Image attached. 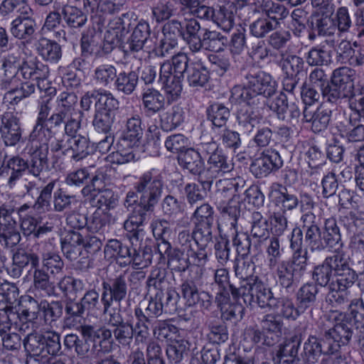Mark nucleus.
Returning a JSON list of instances; mask_svg holds the SVG:
<instances>
[{"mask_svg": "<svg viewBox=\"0 0 364 364\" xmlns=\"http://www.w3.org/2000/svg\"><path fill=\"white\" fill-rule=\"evenodd\" d=\"M165 185L164 174L156 168H151L142 173L134 184L139 195V201L155 206L160 200Z\"/></svg>", "mask_w": 364, "mask_h": 364, "instance_id": "0eeeda50", "label": "nucleus"}, {"mask_svg": "<svg viewBox=\"0 0 364 364\" xmlns=\"http://www.w3.org/2000/svg\"><path fill=\"white\" fill-rule=\"evenodd\" d=\"M312 278L321 287L328 285L330 300L341 301H343V292L354 284L357 274L343 255L336 254L314 268Z\"/></svg>", "mask_w": 364, "mask_h": 364, "instance_id": "f257e3e1", "label": "nucleus"}, {"mask_svg": "<svg viewBox=\"0 0 364 364\" xmlns=\"http://www.w3.org/2000/svg\"><path fill=\"white\" fill-rule=\"evenodd\" d=\"M332 110L324 106L318 107L313 113L309 112L306 107L303 111L304 120L311 123V129L314 133H321L325 131L330 122Z\"/></svg>", "mask_w": 364, "mask_h": 364, "instance_id": "f704fd0d", "label": "nucleus"}, {"mask_svg": "<svg viewBox=\"0 0 364 364\" xmlns=\"http://www.w3.org/2000/svg\"><path fill=\"white\" fill-rule=\"evenodd\" d=\"M207 119L215 128L225 126L230 116V111L224 104L214 102L206 109Z\"/></svg>", "mask_w": 364, "mask_h": 364, "instance_id": "603ef678", "label": "nucleus"}, {"mask_svg": "<svg viewBox=\"0 0 364 364\" xmlns=\"http://www.w3.org/2000/svg\"><path fill=\"white\" fill-rule=\"evenodd\" d=\"M200 184L196 183H188L184 187V192L188 203L190 205L196 204L202 201L207 196V191L211 188L212 183L205 178H198Z\"/></svg>", "mask_w": 364, "mask_h": 364, "instance_id": "c03bdc74", "label": "nucleus"}, {"mask_svg": "<svg viewBox=\"0 0 364 364\" xmlns=\"http://www.w3.org/2000/svg\"><path fill=\"white\" fill-rule=\"evenodd\" d=\"M135 146L125 141L119 139L114 146V151L110 153L106 159L112 164H124L134 160V154L133 149Z\"/></svg>", "mask_w": 364, "mask_h": 364, "instance_id": "09e8293b", "label": "nucleus"}, {"mask_svg": "<svg viewBox=\"0 0 364 364\" xmlns=\"http://www.w3.org/2000/svg\"><path fill=\"white\" fill-rule=\"evenodd\" d=\"M138 81L139 75L136 71H121L117 74L114 87L119 92L129 95L135 90Z\"/></svg>", "mask_w": 364, "mask_h": 364, "instance_id": "49530a36", "label": "nucleus"}, {"mask_svg": "<svg viewBox=\"0 0 364 364\" xmlns=\"http://www.w3.org/2000/svg\"><path fill=\"white\" fill-rule=\"evenodd\" d=\"M301 343L300 333H295L290 338H286L284 343L279 346L277 355L284 362L292 361L298 354L299 348Z\"/></svg>", "mask_w": 364, "mask_h": 364, "instance_id": "5fc2aeb1", "label": "nucleus"}, {"mask_svg": "<svg viewBox=\"0 0 364 364\" xmlns=\"http://www.w3.org/2000/svg\"><path fill=\"white\" fill-rule=\"evenodd\" d=\"M181 294L186 304L193 306L199 304L204 309H208L212 304L213 295L207 291H199L194 281L186 279L180 287Z\"/></svg>", "mask_w": 364, "mask_h": 364, "instance_id": "6ab92c4d", "label": "nucleus"}, {"mask_svg": "<svg viewBox=\"0 0 364 364\" xmlns=\"http://www.w3.org/2000/svg\"><path fill=\"white\" fill-rule=\"evenodd\" d=\"M26 172L27 160L19 155L6 156L0 167V183L6 188L13 189Z\"/></svg>", "mask_w": 364, "mask_h": 364, "instance_id": "f8f14e48", "label": "nucleus"}, {"mask_svg": "<svg viewBox=\"0 0 364 364\" xmlns=\"http://www.w3.org/2000/svg\"><path fill=\"white\" fill-rule=\"evenodd\" d=\"M277 279V282L287 290L293 289L296 279L302 274L287 259H283L268 267Z\"/></svg>", "mask_w": 364, "mask_h": 364, "instance_id": "bb28decb", "label": "nucleus"}, {"mask_svg": "<svg viewBox=\"0 0 364 364\" xmlns=\"http://www.w3.org/2000/svg\"><path fill=\"white\" fill-rule=\"evenodd\" d=\"M149 34V24L146 21L138 23L124 46V52L134 56L143 52L144 44Z\"/></svg>", "mask_w": 364, "mask_h": 364, "instance_id": "c85d7f7f", "label": "nucleus"}, {"mask_svg": "<svg viewBox=\"0 0 364 364\" xmlns=\"http://www.w3.org/2000/svg\"><path fill=\"white\" fill-rule=\"evenodd\" d=\"M78 97L73 92H63L56 100L57 106L55 109L63 112L67 116L82 114L77 108Z\"/></svg>", "mask_w": 364, "mask_h": 364, "instance_id": "864d4df0", "label": "nucleus"}, {"mask_svg": "<svg viewBox=\"0 0 364 364\" xmlns=\"http://www.w3.org/2000/svg\"><path fill=\"white\" fill-rule=\"evenodd\" d=\"M238 293V299L242 298L250 306L258 305L261 308H272L277 303L268 284L258 276L251 277L248 282L241 284Z\"/></svg>", "mask_w": 364, "mask_h": 364, "instance_id": "423d86ee", "label": "nucleus"}, {"mask_svg": "<svg viewBox=\"0 0 364 364\" xmlns=\"http://www.w3.org/2000/svg\"><path fill=\"white\" fill-rule=\"evenodd\" d=\"M102 300L105 299L120 303L125 299L127 292V283L124 274H119L102 283Z\"/></svg>", "mask_w": 364, "mask_h": 364, "instance_id": "7c9ffc66", "label": "nucleus"}, {"mask_svg": "<svg viewBox=\"0 0 364 364\" xmlns=\"http://www.w3.org/2000/svg\"><path fill=\"white\" fill-rule=\"evenodd\" d=\"M279 65L284 75L297 77L303 71L304 61L296 55L282 52Z\"/></svg>", "mask_w": 364, "mask_h": 364, "instance_id": "8fccbe9b", "label": "nucleus"}, {"mask_svg": "<svg viewBox=\"0 0 364 364\" xmlns=\"http://www.w3.org/2000/svg\"><path fill=\"white\" fill-rule=\"evenodd\" d=\"M316 217L311 213H306L301 218L305 232V242L311 251L323 250L322 231L316 223Z\"/></svg>", "mask_w": 364, "mask_h": 364, "instance_id": "aec40b11", "label": "nucleus"}, {"mask_svg": "<svg viewBox=\"0 0 364 364\" xmlns=\"http://www.w3.org/2000/svg\"><path fill=\"white\" fill-rule=\"evenodd\" d=\"M70 151L73 152L71 159L74 161L77 162L87 158L91 152L89 139L78 134L75 139H72V142L66 148L62 149L60 151L66 154Z\"/></svg>", "mask_w": 364, "mask_h": 364, "instance_id": "a18cd8bd", "label": "nucleus"}, {"mask_svg": "<svg viewBox=\"0 0 364 364\" xmlns=\"http://www.w3.org/2000/svg\"><path fill=\"white\" fill-rule=\"evenodd\" d=\"M243 6L242 0H229L225 2L216 9L214 23L224 31H230L235 25V16L238 7Z\"/></svg>", "mask_w": 364, "mask_h": 364, "instance_id": "393cba45", "label": "nucleus"}, {"mask_svg": "<svg viewBox=\"0 0 364 364\" xmlns=\"http://www.w3.org/2000/svg\"><path fill=\"white\" fill-rule=\"evenodd\" d=\"M0 134L6 146H14L20 142L23 129L17 112H5L0 115Z\"/></svg>", "mask_w": 364, "mask_h": 364, "instance_id": "4468645a", "label": "nucleus"}, {"mask_svg": "<svg viewBox=\"0 0 364 364\" xmlns=\"http://www.w3.org/2000/svg\"><path fill=\"white\" fill-rule=\"evenodd\" d=\"M63 304L58 301L49 303L42 301L38 304L36 299L28 294L21 298L16 313L18 318L21 316L31 318H59L63 314Z\"/></svg>", "mask_w": 364, "mask_h": 364, "instance_id": "1a4fd4ad", "label": "nucleus"}, {"mask_svg": "<svg viewBox=\"0 0 364 364\" xmlns=\"http://www.w3.org/2000/svg\"><path fill=\"white\" fill-rule=\"evenodd\" d=\"M355 71L348 67H341L333 70L331 82L341 88L344 93H349L354 87L353 77Z\"/></svg>", "mask_w": 364, "mask_h": 364, "instance_id": "3c124183", "label": "nucleus"}, {"mask_svg": "<svg viewBox=\"0 0 364 364\" xmlns=\"http://www.w3.org/2000/svg\"><path fill=\"white\" fill-rule=\"evenodd\" d=\"M214 209L208 203L198 206L192 214L194 224L193 235L213 237L212 229L214 223Z\"/></svg>", "mask_w": 364, "mask_h": 364, "instance_id": "2eb2a0df", "label": "nucleus"}, {"mask_svg": "<svg viewBox=\"0 0 364 364\" xmlns=\"http://www.w3.org/2000/svg\"><path fill=\"white\" fill-rule=\"evenodd\" d=\"M251 235L255 238L266 240L269 238L268 220L263 217L262 213L254 211L250 217Z\"/></svg>", "mask_w": 364, "mask_h": 364, "instance_id": "0e129e2a", "label": "nucleus"}, {"mask_svg": "<svg viewBox=\"0 0 364 364\" xmlns=\"http://www.w3.org/2000/svg\"><path fill=\"white\" fill-rule=\"evenodd\" d=\"M189 59L185 53H178L171 61L161 65L159 81L167 95L168 102L176 100L182 92L184 73L188 72Z\"/></svg>", "mask_w": 364, "mask_h": 364, "instance_id": "20e7f679", "label": "nucleus"}, {"mask_svg": "<svg viewBox=\"0 0 364 364\" xmlns=\"http://www.w3.org/2000/svg\"><path fill=\"white\" fill-rule=\"evenodd\" d=\"M154 207L139 201L129 217L124 221V229L127 232H132L146 225L151 218Z\"/></svg>", "mask_w": 364, "mask_h": 364, "instance_id": "473e14b6", "label": "nucleus"}, {"mask_svg": "<svg viewBox=\"0 0 364 364\" xmlns=\"http://www.w3.org/2000/svg\"><path fill=\"white\" fill-rule=\"evenodd\" d=\"M68 116L55 109L46 122L37 129L33 134L28 135L30 142L48 144L51 149V142H54L62 130V125L65 124Z\"/></svg>", "mask_w": 364, "mask_h": 364, "instance_id": "9d476101", "label": "nucleus"}, {"mask_svg": "<svg viewBox=\"0 0 364 364\" xmlns=\"http://www.w3.org/2000/svg\"><path fill=\"white\" fill-rule=\"evenodd\" d=\"M336 25V34L338 37L349 38L353 36V32L350 28L353 23L346 7H340L333 18Z\"/></svg>", "mask_w": 364, "mask_h": 364, "instance_id": "e2e57ef3", "label": "nucleus"}, {"mask_svg": "<svg viewBox=\"0 0 364 364\" xmlns=\"http://www.w3.org/2000/svg\"><path fill=\"white\" fill-rule=\"evenodd\" d=\"M284 252V249L281 245L280 239L277 236L270 237L265 247L267 267L283 260Z\"/></svg>", "mask_w": 364, "mask_h": 364, "instance_id": "774afa93", "label": "nucleus"}, {"mask_svg": "<svg viewBox=\"0 0 364 364\" xmlns=\"http://www.w3.org/2000/svg\"><path fill=\"white\" fill-rule=\"evenodd\" d=\"M166 271L164 268L153 269L146 280L147 294L151 299L161 300L166 285Z\"/></svg>", "mask_w": 364, "mask_h": 364, "instance_id": "c9c22d12", "label": "nucleus"}, {"mask_svg": "<svg viewBox=\"0 0 364 364\" xmlns=\"http://www.w3.org/2000/svg\"><path fill=\"white\" fill-rule=\"evenodd\" d=\"M62 16L65 23L71 28H80L87 21L86 14L80 9L70 5L62 7Z\"/></svg>", "mask_w": 364, "mask_h": 364, "instance_id": "4d7b16f0", "label": "nucleus"}, {"mask_svg": "<svg viewBox=\"0 0 364 364\" xmlns=\"http://www.w3.org/2000/svg\"><path fill=\"white\" fill-rule=\"evenodd\" d=\"M83 248L82 232L68 230L61 238V249L67 259L73 261L78 258Z\"/></svg>", "mask_w": 364, "mask_h": 364, "instance_id": "2f4dec72", "label": "nucleus"}, {"mask_svg": "<svg viewBox=\"0 0 364 364\" xmlns=\"http://www.w3.org/2000/svg\"><path fill=\"white\" fill-rule=\"evenodd\" d=\"M56 183V180L50 179L46 185L41 186L39 196L33 205V208L36 211L41 213L48 212L52 209V193Z\"/></svg>", "mask_w": 364, "mask_h": 364, "instance_id": "6e6d98bb", "label": "nucleus"}, {"mask_svg": "<svg viewBox=\"0 0 364 364\" xmlns=\"http://www.w3.org/2000/svg\"><path fill=\"white\" fill-rule=\"evenodd\" d=\"M20 74L26 80H36L40 90H44L48 94L55 91L48 80V66L39 61L37 58L23 61L21 65Z\"/></svg>", "mask_w": 364, "mask_h": 364, "instance_id": "ddd939ff", "label": "nucleus"}, {"mask_svg": "<svg viewBox=\"0 0 364 364\" xmlns=\"http://www.w3.org/2000/svg\"><path fill=\"white\" fill-rule=\"evenodd\" d=\"M81 115L68 116L64 124L63 129L60 132V135L54 142H51L52 152H59L62 149L66 148L72 142V139L78 136L77 132L80 128Z\"/></svg>", "mask_w": 364, "mask_h": 364, "instance_id": "4be33fe9", "label": "nucleus"}, {"mask_svg": "<svg viewBox=\"0 0 364 364\" xmlns=\"http://www.w3.org/2000/svg\"><path fill=\"white\" fill-rule=\"evenodd\" d=\"M35 46L38 55L46 61L56 63L62 57L61 46L55 41L41 37Z\"/></svg>", "mask_w": 364, "mask_h": 364, "instance_id": "a19ab883", "label": "nucleus"}, {"mask_svg": "<svg viewBox=\"0 0 364 364\" xmlns=\"http://www.w3.org/2000/svg\"><path fill=\"white\" fill-rule=\"evenodd\" d=\"M183 22L173 19L166 22L162 29L164 38L161 41L157 55L164 56L178 46L180 38H182Z\"/></svg>", "mask_w": 364, "mask_h": 364, "instance_id": "a211bd4d", "label": "nucleus"}, {"mask_svg": "<svg viewBox=\"0 0 364 364\" xmlns=\"http://www.w3.org/2000/svg\"><path fill=\"white\" fill-rule=\"evenodd\" d=\"M143 135L141 118L136 114L127 119L119 139L131 144V146L139 147L142 142Z\"/></svg>", "mask_w": 364, "mask_h": 364, "instance_id": "4c0bfd02", "label": "nucleus"}, {"mask_svg": "<svg viewBox=\"0 0 364 364\" xmlns=\"http://www.w3.org/2000/svg\"><path fill=\"white\" fill-rule=\"evenodd\" d=\"M30 160H27L28 173L35 177L48 171V144H41L36 146L32 152H30Z\"/></svg>", "mask_w": 364, "mask_h": 364, "instance_id": "c756f323", "label": "nucleus"}, {"mask_svg": "<svg viewBox=\"0 0 364 364\" xmlns=\"http://www.w3.org/2000/svg\"><path fill=\"white\" fill-rule=\"evenodd\" d=\"M353 335L351 328L347 323H340L325 331L323 337L328 341L327 352L338 351L341 346L347 345Z\"/></svg>", "mask_w": 364, "mask_h": 364, "instance_id": "b1692460", "label": "nucleus"}, {"mask_svg": "<svg viewBox=\"0 0 364 364\" xmlns=\"http://www.w3.org/2000/svg\"><path fill=\"white\" fill-rule=\"evenodd\" d=\"M312 31L318 36H332L336 31V25L333 18L329 15H316L311 21Z\"/></svg>", "mask_w": 364, "mask_h": 364, "instance_id": "bf43d9fd", "label": "nucleus"}, {"mask_svg": "<svg viewBox=\"0 0 364 364\" xmlns=\"http://www.w3.org/2000/svg\"><path fill=\"white\" fill-rule=\"evenodd\" d=\"M21 64L14 54L6 55L2 60L1 69L4 74L0 76V86L2 89H8L14 79L20 73Z\"/></svg>", "mask_w": 364, "mask_h": 364, "instance_id": "37998d69", "label": "nucleus"}, {"mask_svg": "<svg viewBox=\"0 0 364 364\" xmlns=\"http://www.w3.org/2000/svg\"><path fill=\"white\" fill-rule=\"evenodd\" d=\"M258 107L244 104L237 111L236 122L239 129L244 134H250L261 123L262 116L257 109Z\"/></svg>", "mask_w": 364, "mask_h": 364, "instance_id": "5701e85b", "label": "nucleus"}, {"mask_svg": "<svg viewBox=\"0 0 364 364\" xmlns=\"http://www.w3.org/2000/svg\"><path fill=\"white\" fill-rule=\"evenodd\" d=\"M178 243L185 252L189 265L203 267L208 260L207 247L212 237L193 235L188 230L178 233Z\"/></svg>", "mask_w": 364, "mask_h": 364, "instance_id": "6e6552de", "label": "nucleus"}, {"mask_svg": "<svg viewBox=\"0 0 364 364\" xmlns=\"http://www.w3.org/2000/svg\"><path fill=\"white\" fill-rule=\"evenodd\" d=\"M252 341L268 346L279 341L283 332V323L280 320H262V331L252 329Z\"/></svg>", "mask_w": 364, "mask_h": 364, "instance_id": "dca6fc26", "label": "nucleus"}, {"mask_svg": "<svg viewBox=\"0 0 364 364\" xmlns=\"http://www.w3.org/2000/svg\"><path fill=\"white\" fill-rule=\"evenodd\" d=\"M23 345L29 356L48 358L45 343L42 339V334L29 333Z\"/></svg>", "mask_w": 364, "mask_h": 364, "instance_id": "338daca9", "label": "nucleus"}, {"mask_svg": "<svg viewBox=\"0 0 364 364\" xmlns=\"http://www.w3.org/2000/svg\"><path fill=\"white\" fill-rule=\"evenodd\" d=\"M84 339H79L75 350L77 354L88 358L94 355L100 358L112 350V331L106 328L95 329L92 326L82 325L79 327Z\"/></svg>", "mask_w": 364, "mask_h": 364, "instance_id": "39448f33", "label": "nucleus"}, {"mask_svg": "<svg viewBox=\"0 0 364 364\" xmlns=\"http://www.w3.org/2000/svg\"><path fill=\"white\" fill-rule=\"evenodd\" d=\"M234 168V164L222 151L209 156L208 159V167L205 168L203 178H205L213 183V178L223 176L225 174L231 172Z\"/></svg>", "mask_w": 364, "mask_h": 364, "instance_id": "412c9836", "label": "nucleus"}, {"mask_svg": "<svg viewBox=\"0 0 364 364\" xmlns=\"http://www.w3.org/2000/svg\"><path fill=\"white\" fill-rule=\"evenodd\" d=\"M114 222L112 214L104 209L97 208L92 213L90 221L87 222V228L92 232L97 233H103L106 228L111 223Z\"/></svg>", "mask_w": 364, "mask_h": 364, "instance_id": "052dcab7", "label": "nucleus"}, {"mask_svg": "<svg viewBox=\"0 0 364 364\" xmlns=\"http://www.w3.org/2000/svg\"><path fill=\"white\" fill-rule=\"evenodd\" d=\"M92 203L93 205L98 206V208L105 206V210H109L114 209L118 204V198L114 193L108 188L97 189L95 192H92Z\"/></svg>", "mask_w": 364, "mask_h": 364, "instance_id": "680f3d73", "label": "nucleus"}, {"mask_svg": "<svg viewBox=\"0 0 364 364\" xmlns=\"http://www.w3.org/2000/svg\"><path fill=\"white\" fill-rule=\"evenodd\" d=\"M185 119V109L180 105H175L159 115L160 127L164 132H171L180 127Z\"/></svg>", "mask_w": 364, "mask_h": 364, "instance_id": "e433bc0d", "label": "nucleus"}, {"mask_svg": "<svg viewBox=\"0 0 364 364\" xmlns=\"http://www.w3.org/2000/svg\"><path fill=\"white\" fill-rule=\"evenodd\" d=\"M143 109L146 115L151 116L164 109L165 97L154 88L144 89L141 94Z\"/></svg>", "mask_w": 364, "mask_h": 364, "instance_id": "ea45409f", "label": "nucleus"}, {"mask_svg": "<svg viewBox=\"0 0 364 364\" xmlns=\"http://www.w3.org/2000/svg\"><path fill=\"white\" fill-rule=\"evenodd\" d=\"M58 279L57 287L63 295L70 299H74L78 293L84 290L85 284L83 282L79 279L63 275Z\"/></svg>", "mask_w": 364, "mask_h": 364, "instance_id": "13d9d810", "label": "nucleus"}, {"mask_svg": "<svg viewBox=\"0 0 364 364\" xmlns=\"http://www.w3.org/2000/svg\"><path fill=\"white\" fill-rule=\"evenodd\" d=\"M178 164L193 175L203 179L205 171V163L198 151L193 149H186L178 156Z\"/></svg>", "mask_w": 364, "mask_h": 364, "instance_id": "72a5a7b5", "label": "nucleus"}, {"mask_svg": "<svg viewBox=\"0 0 364 364\" xmlns=\"http://www.w3.org/2000/svg\"><path fill=\"white\" fill-rule=\"evenodd\" d=\"M258 9L263 16L279 26L280 21L289 14V11L284 5L274 2L273 0H262L259 4Z\"/></svg>", "mask_w": 364, "mask_h": 364, "instance_id": "79ce46f5", "label": "nucleus"}, {"mask_svg": "<svg viewBox=\"0 0 364 364\" xmlns=\"http://www.w3.org/2000/svg\"><path fill=\"white\" fill-rule=\"evenodd\" d=\"M341 41L336 45V54L340 60L352 66H360L364 63V55L359 49L358 43H351L348 38H341Z\"/></svg>", "mask_w": 364, "mask_h": 364, "instance_id": "a878e982", "label": "nucleus"}, {"mask_svg": "<svg viewBox=\"0 0 364 364\" xmlns=\"http://www.w3.org/2000/svg\"><path fill=\"white\" fill-rule=\"evenodd\" d=\"M29 0H2L0 3V18L9 20L13 16L9 31L18 40L31 43L37 30V23L33 17L34 11Z\"/></svg>", "mask_w": 364, "mask_h": 364, "instance_id": "7ed1b4c3", "label": "nucleus"}, {"mask_svg": "<svg viewBox=\"0 0 364 364\" xmlns=\"http://www.w3.org/2000/svg\"><path fill=\"white\" fill-rule=\"evenodd\" d=\"M267 195L274 204L281 208L283 213L296 209L299 204L297 196L289 192L285 186L279 183L270 185Z\"/></svg>", "mask_w": 364, "mask_h": 364, "instance_id": "f3484780", "label": "nucleus"}, {"mask_svg": "<svg viewBox=\"0 0 364 364\" xmlns=\"http://www.w3.org/2000/svg\"><path fill=\"white\" fill-rule=\"evenodd\" d=\"M243 86L235 85L231 90V98L240 104L249 106L264 105V99L272 97L277 92V83L272 76L264 71L252 70L246 75Z\"/></svg>", "mask_w": 364, "mask_h": 364, "instance_id": "f03ea898", "label": "nucleus"}, {"mask_svg": "<svg viewBox=\"0 0 364 364\" xmlns=\"http://www.w3.org/2000/svg\"><path fill=\"white\" fill-rule=\"evenodd\" d=\"M350 109L353 112L354 117L361 118L364 117V88L356 87L346 96Z\"/></svg>", "mask_w": 364, "mask_h": 364, "instance_id": "69168bd1", "label": "nucleus"}, {"mask_svg": "<svg viewBox=\"0 0 364 364\" xmlns=\"http://www.w3.org/2000/svg\"><path fill=\"white\" fill-rule=\"evenodd\" d=\"M209 79V72L201 59L191 64L187 73V80L191 87H204Z\"/></svg>", "mask_w": 364, "mask_h": 364, "instance_id": "de8ad7c7", "label": "nucleus"}, {"mask_svg": "<svg viewBox=\"0 0 364 364\" xmlns=\"http://www.w3.org/2000/svg\"><path fill=\"white\" fill-rule=\"evenodd\" d=\"M210 289L215 294L218 305L229 303L230 296L234 300H238L239 287L230 283L229 271L226 268L222 267L214 271V281L210 283Z\"/></svg>", "mask_w": 364, "mask_h": 364, "instance_id": "9b49d317", "label": "nucleus"}, {"mask_svg": "<svg viewBox=\"0 0 364 364\" xmlns=\"http://www.w3.org/2000/svg\"><path fill=\"white\" fill-rule=\"evenodd\" d=\"M323 250L328 248L338 252L343 247L340 229L336 221L333 218L326 220L322 231Z\"/></svg>", "mask_w": 364, "mask_h": 364, "instance_id": "58836bf2", "label": "nucleus"}, {"mask_svg": "<svg viewBox=\"0 0 364 364\" xmlns=\"http://www.w3.org/2000/svg\"><path fill=\"white\" fill-rule=\"evenodd\" d=\"M33 287L28 290V293L33 294L37 297L38 294L43 292L46 296L56 295L55 285L51 275L43 268L38 266L33 268Z\"/></svg>", "mask_w": 364, "mask_h": 364, "instance_id": "cd10ccee", "label": "nucleus"}]
</instances>
